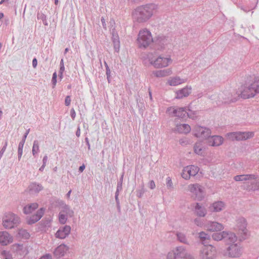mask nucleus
I'll use <instances>...</instances> for the list:
<instances>
[{"instance_id": "nucleus-1", "label": "nucleus", "mask_w": 259, "mask_h": 259, "mask_svg": "<svg viewBox=\"0 0 259 259\" xmlns=\"http://www.w3.org/2000/svg\"><path fill=\"white\" fill-rule=\"evenodd\" d=\"M157 6L154 4H148L139 7L132 12L134 20L142 22L147 21L156 12Z\"/></svg>"}, {"instance_id": "nucleus-2", "label": "nucleus", "mask_w": 259, "mask_h": 259, "mask_svg": "<svg viewBox=\"0 0 259 259\" xmlns=\"http://www.w3.org/2000/svg\"><path fill=\"white\" fill-rule=\"evenodd\" d=\"M240 92V96L244 99L253 97L256 93H259V76L254 77L246 86L241 87Z\"/></svg>"}, {"instance_id": "nucleus-3", "label": "nucleus", "mask_w": 259, "mask_h": 259, "mask_svg": "<svg viewBox=\"0 0 259 259\" xmlns=\"http://www.w3.org/2000/svg\"><path fill=\"white\" fill-rule=\"evenodd\" d=\"M38 207V204L33 203L25 206L23 208L24 213L29 214L27 217V222L29 224L35 223L40 219L44 214V210L42 208L38 209L36 212L31 215Z\"/></svg>"}, {"instance_id": "nucleus-4", "label": "nucleus", "mask_w": 259, "mask_h": 259, "mask_svg": "<svg viewBox=\"0 0 259 259\" xmlns=\"http://www.w3.org/2000/svg\"><path fill=\"white\" fill-rule=\"evenodd\" d=\"M153 41L151 32L147 29L141 30L138 35L137 44L138 47L142 49L148 47Z\"/></svg>"}, {"instance_id": "nucleus-5", "label": "nucleus", "mask_w": 259, "mask_h": 259, "mask_svg": "<svg viewBox=\"0 0 259 259\" xmlns=\"http://www.w3.org/2000/svg\"><path fill=\"white\" fill-rule=\"evenodd\" d=\"M150 64L154 67L161 68L167 67L172 62L170 57L160 55L150 59Z\"/></svg>"}, {"instance_id": "nucleus-6", "label": "nucleus", "mask_w": 259, "mask_h": 259, "mask_svg": "<svg viewBox=\"0 0 259 259\" xmlns=\"http://www.w3.org/2000/svg\"><path fill=\"white\" fill-rule=\"evenodd\" d=\"M167 259H194L183 247H177L168 252Z\"/></svg>"}, {"instance_id": "nucleus-7", "label": "nucleus", "mask_w": 259, "mask_h": 259, "mask_svg": "<svg viewBox=\"0 0 259 259\" xmlns=\"http://www.w3.org/2000/svg\"><path fill=\"white\" fill-rule=\"evenodd\" d=\"M18 222V218L12 213H7L3 218V226L6 229L13 228Z\"/></svg>"}, {"instance_id": "nucleus-8", "label": "nucleus", "mask_w": 259, "mask_h": 259, "mask_svg": "<svg viewBox=\"0 0 259 259\" xmlns=\"http://www.w3.org/2000/svg\"><path fill=\"white\" fill-rule=\"evenodd\" d=\"M212 238L214 240L219 241L223 238H226L230 242H237V237L233 233L223 231L222 232H217L212 235Z\"/></svg>"}, {"instance_id": "nucleus-9", "label": "nucleus", "mask_w": 259, "mask_h": 259, "mask_svg": "<svg viewBox=\"0 0 259 259\" xmlns=\"http://www.w3.org/2000/svg\"><path fill=\"white\" fill-rule=\"evenodd\" d=\"M216 255V250L211 245L204 246L200 252L201 259H213Z\"/></svg>"}, {"instance_id": "nucleus-10", "label": "nucleus", "mask_w": 259, "mask_h": 259, "mask_svg": "<svg viewBox=\"0 0 259 259\" xmlns=\"http://www.w3.org/2000/svg\"><path fill=\"white\" fill-rule=\"evenodd\" d=\"M188 189L195 199L200 200L203 197L204 191L201 185L198 184H190Z\"/></svg>"}, {"instance_id": "nucleus-11", "label": "nucleus", "mask_w": 259, "mask_h": 259, "mask_svg": "<svg viewBox=\"0 0 259 259\" xmlns=\"http://www.w3.org/2000/svg\"><path fill=\"white\" fill-rule=\"evenodd\" d=\"M253 136L252 132H238L230 133L227 135L228 139L231 140H245Z\"/></svg>"}, {"instance_id": "nucleus-12", "label": "nucleus", "mask_w": 259, "mask_h": 259, "mask_svg": "<svg viewBox=\"0 0 259 259\" xmlns=\"http://www.w3.org/2000/svg\"><path fill=\"white\" fill-rule=\"evenodd\" d=\"M199 168L195 165H188L185 167L182 172V177L185 180H189L191 177L195 176L199 171Z\"/></svg>"}, {"instance_id": "nucleus-13", "label": "nucleus", "mask_w": 259, "mask_h": 259, "mask_svg": "<svg viewBox=\"0 0 259 259\" xmlns=\"http://www.w3.org/2000/svg\"><path fill=\"white\" fill-rule=\"evenodd\" d=\"M233 243V242H232ZM231 244L227 249V255L231 257H239L242 253L241 248L238 242Z\"/></svg>"}, {"instance_id": "nucleus-14", "label": "nucleus", "mask_w": 259, "mask_h": 259, "mask_svg": "<svg viewBox=\"0 0 259 259\" xmlns=\"http://www.w3.org/2000/svg\"><path fill=\"white\" fill-rule=\"evenodd\" d=\"M193 132L196 137L202 138H206L210 134L209 129L199 126H195Z\"/></svg>"}, {"instance_id": "nucleus-15", "label": "nucleus", "mask_w": 259, "mask_h": 259, "mask_svg": "<svg viewBox=\"0 0 259 259\" xmlns=\"http://www.w3.org/2000/svg\"><path fill=\"white\" fill-rule=\"evenodd\" d=\"M169 114H172L174 116L180 118H184L187 114V110L183 107H170L168 109Z\"/></svg>"}, {"instance_id": "nucleus-16", "label": "nucleus", "mask_w": 259, "mask_h": 259, "mask_svg": "<svg viewBox=\"0 0 259 259\" xmlns=\"http://www.w3.org/2000/svg\"><path fill=\"white\" fill-rule=\"evenodd\" d=\"M73 211L70 210L67 206H65L63 209L60 211L59 215V221L63 224H64L67 221V218L68 215L72 216Z\"/></svg>"}, {"instance_id": "nucleus-17", "label": "nucleus", "mask_w": 259, "mask_h": 259, "mask_svg": "<svg viewBox=\"0 0 259 259\" xmlns=\"http://www.w3.org/2000/svg\"><path fill=\"white\" fill-rule=\"evenodd\" d=\"M13 242V237L6 231L0 232V244L7 245Z\"/></svg>"}, {"instance_id": "nucleus-18", "label": "nucleus", "mask_w": 259, "mask_h": 259, "mask_svg": "<svg viewBox=\"0 0 259 259\" xmlns=\"http://www.w3.org/2000/svg\"><path fill=\"white\" fill-rule=\"evenodd\" d=\"M234 179L236 181H246L248 183H252L256 182L254 175H242L236 176L234 177Z\"/></svg>"}, {"instance_id": "nucleus-19", "label": "nucleus", "mask_w": 259, "mask_h": 259, "mask_svg": "<svg viewBox=\"0 0 259 259\" xmlns=\"http://www.w3.org/2000/svg\"><path fill=\"white\" fill-rule=\"evenodd\" d=\"M191 88L186 87L185 88L176 92V98L177 99H182L187 97L191 93Z\"/></svg>"}, {"instance_id": "nucleus-20", "label": "nucleus", "mask_w": 259, "mask_h": 259, "mask_svg": "<svg viewBox=\"0 0 259 259\" xmlns=\"http://www.w3.org/2000/svg\"><path fill=\"white\" fill-rule=\"evenodd\" d=\"M207 230L211 232H218L224 229L223 225L218 222H213L205 226Z\"/></svg>"}, {"instance_id": "nucleus-21", "label": "nucleus", "mask_w": 259, "mask_h": 259, "mask_svg": "<svg viewBox=\"0 0 259 259\" xmlns=\"http://www.w3.org/2000/svg\"><path fill=\"white\" fill-rule=\"evenodd\" d=\"M223 142V138L219 136H214L209 137L208 139V143L211 146H218L221 145Z\"/></svg>"}, {"instance_id": "nucleus-22", "label": "nucleus", "mask_w": 259, "mask_h": 259, "mask_svg": "<svg viewBox=\"0 0 259 259\" xmlns=\"http://www.w3.org/2000/svg\"><path fill=\"white\" fill-rule=\"evenodd\" d=\"M71 228L69 226H65L60 229L56 233V236L60 239L65 238L70 232Z\"/></svg>"}, {"instance_id": "nucleus-23", "label": "nucleus", "mask_w": 259, "mask_h": 259, "mask_svg": "<svg viewBox=\"0 0 259 259\" xmlns=\"http://www.w3.org/2000/svg\"><path fill=\"white\" fill-rule=\"evenodd\" d=\"M11 249L14 252L21 255H25L28 252L26 249L24 248L22 245L19 244H15L12 245Z\"/></svg>"}, {"instance_id": "nucleus-24", "label": "nucleus", "mask_w": 259, "mask_h": 259, "mask_svg": "<svg viewBox=\"0 0 259 259\" xmlns=\"http://www.w3.org/2000/svg\"><path fill=\"white\" fill-rule=\"evenodd\" d=\"M246 223L244 219L241 220L240 222L238 223L237 227L238 228L239 233L243 239L245 238V236L247 234V230L246 229Z\"/></svg>"}, {"instance_id": "nucleus-25", "label": "nucleus", "mask_w": 259, "mask_h": 259, "mask_svg": "<svg viewBox=\"0 0 259 259\" xmlns=\"http://www.w3.org/2000/svg\"><path fill=\"white\" fill-rule=\"evenodd\" d=\"M225 205L222 201H217L209 206V209L213 212H219L224 209Z\"/></svg>"}, {"instance_id": "nucleus-26", "label": "nucleus", "mask_w": 259, "mask_h": 259, "mask_svg": "<svg viewBox=\"0 0 259 259\" xmlns=\"http://www.w3.org/2000/svg\"><path fill=\"white\" fill-rule=\"evenodd\" d=\"M185 82V80L178 76L170 77L167 81V83L170 86H177Z\"/></svg>"}, {"instance_id": "nucleus-27", "label": "nucleus", "mask_w": 259, "mask_h": 259, "mask_svg": "<svg viewBox=\"0 0 259 259\" xmlns=\"http://www.w3.org/2000/svg\"><path fill=\"white\" fill-rule=\"evenodd\" d=\"M67 250L68 247L64 244H61L56 248L54 254L57 257H60L63 256Z\"/></svg>"}, {"instance_id": "nucleus-28", "label": "nucleus", "mask_w": 259, "mask_h": 259, "mask_svg": "<svg viewBox=\"0 0 259 259\" xmlns=\"http://www.w3.org/2000/svg\"><path fill=\"white\" fill-rule=\"evenodd\" d=\"M176 130L180 133L187 134L191 131V127L187 124H180L177 125Z\"/></svg>"}, {"instance_id": "nucleus-29", "label": "nucleus", "mask_w": 259, "mask_h": 259, "mask_svg": "<svg viewBox=\"0 0 259 259\" xmlns=\"http://www.w3.org/2000/svg\"><path fill=\"white\" fill-rule=\"evenodd\" d=\"M206 209L204 207L197 203L195 207V212L199 217H204L206 214Z\"/></svg>"}, {"instance_id": "nucleus-30", "label": "nucleus", "mask_w": 259, "mask_h": 259, "mask_svg": "<svg viewBox=\"0 0 259 259\" xmlns=\"http://www.w3.org/2000/svg\"><path fill=\"white\" fill-rule=\"evenodd\" d=\"M170 72L169 70H158L154 72L153 74L156 77H163L170 74Z\"/></svg>"}, {"instance_id": "nucleus-31", "label": "nucleus", "mask_w": 259, "mask_h": 259, "mask_svg": "<svg viewBox=\"0 0 259 259\" xmlns=\"http://www.w3.org/2000/svg\"><path fill=\"white\" fill-rule=\"evenodd\" d=\"M195 153L198 155H202L203 153L202 146L201 143H197L194 147Z\"/></svg>"}, {"instance_id": "nucleus-32", "label": "nucleus", "mask_w": 259, "mask_h": 259, "mask_svg": "<svg viewBox=\"0 0 259 259\" xmlns=\"http://www.w3.org/2000/svg\"><path fill=\"white\" fill-rule=\"evenodd\" d=\"M18 234L20 237L25 239H28L29 238V234L25 230H20Z\"/></svg>"}, {"instance_id": "nucleus-33", "label": "nucleus", "mask_w": 259, "mask_h": 259, "mask_svg": "<svg viewBox=\"0 0 259 259\" xmlns=\"http://www.w3.org/2000/svg\"><path fill=\"white\" fill-rule=\"evenodd\" d=\"M187 114L189 117L192 119H194L197 116V112L192 111L191 110H189L187 112Z\"/></svg>"}, {"instance_id": "nucleus-34", "label": "nucleus", "mask_w": 259, "mask_h": 259, "mask_svg": "<svg viewBox=\"0 0 259 259\" xmlns=\"http://www.w3.org/2000/svg\"><path fill=\"white\" fill-rule=\"evenodd\" d=\"M177 236L178 238V239L181 241V242L186 243H187V239L185 237V235L181 233H179L177 234Z\"/></svg>"}, {"instance_id": "nucleus-35", "label": "nucleus", "mask_w": 259, "mask_h": 259, "mask_svg": "<svg viewBox=\"0 0 259 259\" xmlns=\"http://www.w3.org/2000/svg\"><path fill=\"white\" fill-rule=\"evenodd\" d=\"M39 150V146H38V143L37 141H34L33 143V146L32 148V153L34 155L35 153H36Z\"/></svg>"}, {"instance_id": "nucleus-36", "label": "nucleus", "mask_w": 259, "mask_h": 259, "mask_svg": "<svg viewBox=\"0 0 259 259\" xmlns=\"http://www.w3.org/2000/svg\"><path fill=\"white\" fill-rule=\"evenodd\" d=\"M199 237L202 240H205L209 238V235L203 232L200 233Z\"/></svg>"}, {"instance_id": "nucleus-37", "label": "nucleus", "mask_w": 259, "mask_h": 259, "mask_svg": "<svg viewBox=\"0 0 259 259\" xmlns=\"http://www.w3.org/2000/svg\"><path fill=\"white\" fill-rule=\"evenodd\" d=\"M2 255L3 256L5 259H13L11 254L5 250L2 252Z\"/></svg>"}, {"instance_id": "nucleus-38", "label": "nucleus", "mask_w": 259, "mask_h": 259, "mask_svg": "<svg viewBox=\"0 0 259 259\" xmlns=\"http://www.w3.org/2000/svg\"><path fill=\"white\" fill-rule=\"evenodd\" d=\"M71 103V99L70 96H67L65 100V104L66 106H68L70 105Z\"/></svg>"}, {"instance_id": "nucleus-39", "label": "nucleus", "mask_w": 259, "mask_h": 259, "mask_svg": "<svg viewBox=\"0 0 259 259\" xmlns=\"http://www.w3.org/2000/svg\"><path fill=\"white\" fill-rule=\"evenodd\" d=\"M23 145H24V142L22 144V147H20V146L18 147V152L19 158H20L22 155Z\"/></svg>"}, {"instance_id": "nucleus-40", "label": "nucleus", "mask_w": 259, "mask_h": 259, "mask_svg": "<svg viewBox=\"0 0 259 259\" xmlns=\"http://www.w3.org/2000/svg\"><path fill=\"white\" fill-rule=\"evenodd\" d=\"M52 82H53L54 87H55L57 83V73H56V72H54L53 73V77H52Z\"/></svg>"}, {"instance_id": "nucleus-41", "label": "nucleus", "mask_w": 259, "mask_h": 259, "mask_svg": "<svg viewBox=\"0 0 259 259\" xmlns=\"http://www.w3.org/2000/svg\"><path fill=\"white\" fill-rule=\"evenodd\" d=\"M39 259H52V256L49 254H46L41 256Z\"/></svg>"}, {"instance_id": "nucleus-42", "label": "nucleus", "mask_w": 259, "mask_h": 259, "mask_svg": "<svg viewBox=\"0 0 259 259\" xmlns=\"http://www.w3.org/2000/svg\"><path fill=\"white\" fill-rule=\"evenodd\" d=\"M166 183L167 186L170 187L172 186V182L171 180L170 179V178H167L166 179Z\"/></svg>"}, {"instance_id": "nucleus-43", "label": "nucleus", "mask_w": 259, "mask_h": 259, "mask_svg": "<svg viewBox=\"0 0 259 259\" xmlns=\"http://www.w3.org/2000/svg\"><path fill=\"white\" fill-rule=\"evenodd\" d=\"M149 187L151 189H153L155 187V184L153 181H151L149 184Z\"/></svg>"}, {"instance_id": "nucleus-44", "label": "nucleus", "mask_w": 259, "mask_h": 259, "mask_svg": "<svg viewBox=\"0 0 259 259\" xmlns=\"http://www.w3.org/2000/svg\"><path fill=\"white\" fill-rule=\"evenodd\" d=\"M70 114H71V117L73 118V119H74L75 117V115H76V113H75V110H74V109H72L70 111Z\"/></svg>"}, {"instance_id": "nucleus-45", "label": "nucleus", "mask_w": 259, "mask_h": 259, "mask_svg": "<svg viewBox=\"0 0 259 259\" xmlns=\"http://www.w3.org/2000/svg\"><path fill=\"white\" fill-rule=\"evenodd\" d=\"M37 60L36 58H34L32 60V65L34 68H35L37 66Z\"/></svg>"}, {"instance_id": "nucleus-46", "label": "nucleus", "mask_w": 259, "mask_h": 259, "mask_svg": "<svg viewBox=\"0 0 259 259\" xmlns=\"http://www.w3.org/2000/svg\"><path fill=\"white\" fill-rule=\"evenodd\" d=\"M85 168V166L84 165H82L79 167V170L80 172H82Z\"/></svg>"}, {"instance_id": "nucleus-47", "label": "nucleus", "mask_w": 259, "mask_h": 259, "mask_svg": "<svg viewBox=\"0 0 259 259\" xmlns=\"http://www.w3.org/2000/svg\"><path fill=\"white\" fill-rule=\"evenodd\" d=\"M195 223L197 226H201V224L199 223V221L197 219L195 220Z\"/></svg>"}, {"instance_id": "nucleus-48", "label": "nucleus", "mask_w": 259, "mask_h": 259, "mask_svg": "<svg viewBox=\"0 0 259 259\" xmlns=\"http://www.w3.org/2000/svg\"><path fill=\"white\" fill-rule=\"evenodd\" d=\"M80 129H79V128H78L76 132V135L78 137L80 136Z\"/></svg>"}, {"instance_id": "nucleus-49", "label": "nucleus", "mask_w": 259, "mask_h": 259, "mask_svg": "<svg viewBox=\"0 0 259 259\" xmlns=\"http://www.w3.org/2000/svg\"><path fill=\"white\" fill-rule=\"evenodd\" d=\"M64 70V67L63 66L61 67L60 68L61 76H62V73H63Z\"/></svg>"}, {"instance_id": "nucleus-50", "label": "nucleus", "mask_w": 259, "mask_h": 259, "mask_svg": "<svg viewBox=\"0 0 259 259\" xmlns=\"http://www.w3.org/2000/svg\"><path fill=\"white\" fill-rule=\"evenodd\" d=\"M71 190H70V191L68 192V193H67V197H68V198H69V197H70V194H71Z\"/></svg>"}, {"instance_id": "nucleus-51", "label": "nucleus", "mask_w": 259, "mask_h": 259, "mask_svg": "<svg viewBox=\"0 0 259 259\" xmlns=\"http://www.w3.org/2000/svg\"><path fill=\"white\" fill-rule=\"evenodd\" d=\"M4 17V14L2 13H0V20Z\"/></svg>"}, {"instance_id": "nucleus-52", "label": "nucleus", "mask_w": 259, "mask_h": 259, "mask_svg": "<svg viewBox=\"0 0 259 259\" xmlns=\"http://www.w3.org/2000/svg\"><path fill=\"white\" fill-rule=\"evenodd\" d=\"M23 142L24 143V141H23V142H20V143H19V146L22 147V144Z\"/></svg>"}, {"instance_id": "nucleus-53", "label": "nucleus", "mask_w": 259, "mask_h": 259, "mask_svg": "<svg viewBox=\"0 0 259 259\" xmlns=\"http://www.w3.org/2000/svg\"><path fill=\"white\" fill-rule=\"evenodd\" d=\"M58 0H55V4L56 5H57V4H58Z\"/></svg>"}, {"instance_id": "nucleus-54", "label": "nucleus", "mask_w": 259, "mask_h": 259, "mask_svg": "<svg viewBox=\"0 0 259 259\" xmlns=\"http://www.w3.org/2000/svg\"><path fill=\"white\" fill-rule=\"evenodd\" d=\"M101 21L102 22V23L103 24L104 23H105V21H104V19H101Z\"/></svg>"}, {"instance_id": "nucleus-55", "label": "nucleus", "mask_w": 259, "mask_h": 259, "mask_svg": "<svg viewBox=\"0 0 259 259\" xmlns=\"http://www.w3.org/2000/svg\"><path fill=\"white\" fill-rule=\"evenodd\" d=\"M68 51V49L66 48V49H65V52L66 53V52H67Z\"/></svg>"}, {"instance_id": "nucleus-56", "label": "nucleus", "mask_w": 259, "mask_h": 259, "mask_svg": "<svg viewBox=\"0 0 259 259\" xmlns=\"http://www.w3.org/2000/svg\"><path fill=\"white\" fill-rule=\"evenodd\" d=\"M27 134H28V133H27L26 134V135H25V136H24V138H25V139L26 138V137H27Z\"/></svg>"}, {"instance_id": "nucleus-57", "label": "nucleus", "mask_w": 259, "mask_h": 259, "mask_svg": "<svg viewBox=\"0 0 259 259\" xmlns=\"http://www.w3.org/2000/svg\"><path fill=\"white\" fill-rule=\"evenodd\" d=\"M2 45L1 43H0V49L2 48Z\"/></svg>"}, {"instance_id": "nucleus-58", "label": "nucleus", "mask_w": 259, "mask_h": 259, "mask_svg": "<svg viewBox=\"0 0 259 259\" xmlns=\"http://www.w3.org/2000/svg\"><path fill=\"white\" fill-rule=\"evenodd\" d=\"M252 189H256V188H255V187H252Z\"/></svg>"}, {"instance_id": "nucleus-59", "label": "nucleus", "mask_w": 259, "mask_h": 259, "mask_svg": "<svg viewBox=\"0 0 259 259\" xmlns=\"http://www.w3.org/2000/svg\"><path fill=\"white\" fill-rule=\"evenodd\" d=\"M5 148H3L2 149V150H3V151H4V150H5Z\"/></svg>"}, {"instance_id": "nucleus-60", "label": "nucleus", "mask_w": 259, "mask_h": 259, "mask_svg": "<svg viewBox=\"0 0 259 259\" xmlns=\"http://www.w3.org/2000/svg\"><path fill=\"white\" fill-rule=\"evenodd\" d=\"M108 73H109V71H107L106 74H108Z\"/></svg>"}, {"instance_id": "nucleus-61", "label": "nucleus", "mask_w": 259, "mask_h": 259, "mask_svg": "<svg viewBox=\"0 0 259 259\" xmlns=\"http://www.w3.org/2000/svg\"><path fill=\"white\" fill-rule=\"evenodd\" d=\"M108 73H109V71H107L106 74H108Z\"/></svg>"}, {"instance_id": "nucleus-62", "label": "nucleus", "mask_w": 259, "mask_h": 259, "mask_svg": "<svg viewBox=\"0 0 259 259\" xmlns=\"http://www.w3.org/2000/svg\"><path fill=\"white\" fill-rule=\"evenodd\" d=\"M2 3H3V1H1V2H0V4H2Z\"/></svg>"}]
</instances>
